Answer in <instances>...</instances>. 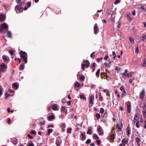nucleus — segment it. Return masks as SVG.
I'll list each match as a JSON object with an SVG mask.
<instances>
[{
	"label": "nucleus",
	"instance_id": "f257e3e1",
	"mask_svg": "<svg viewBox=\"0 0 146 146\" xmlns=\"http://www.w3.org/2000/svg\"><path fill=\"white\" fill-rule=\"evenodd\" d=\"M17 4L19 5H16L15 8L16 12L17 13L23 12L24 10L23 6L25 4V1H23Z\"/></svg>",
	"mask_w": 146,
	"mask_h": 146
},
{
	"label": "nucleus",
	"instance_id": "f03ea898",
	"mask_svg": "<svg viewBox=\"0 0 146 146\" xmlns=\"http://www.w3.org/2000/svg\"><path fill=\"white\" fill-rule=\"evenodd\" d=\"M21 59L23 60L25 63H27V53L25 52L21 51L19 52Z\"/></svg>",
	"mask_w": 146,
	"mask_h": 146
},
{
	"label": "nucleus",
	"instance_id": "7ed1b4c3",
	"mask_svg": "<svg viewBox=\"0 0 146 146\" xmlns=\"http://www.w3.org/2000/svg\"><path fill=\"white\" fill-rule=\"evenodd\" d=\"M125 105L126 106L127 111L129 113H130L131 111V104L130 101H128L125 103Z\"/></svg>",
	"mask_w": 146,
	"mask_h": 146
},
{
	"label": "nucleus",
	"instance_id": "20e7f679",
	"mask_svg": "<svg viewBox=\"0 0 146 146\" xmlns=\"http://www.w3.org/2000/svg\"><path fill=\"white\" fill-rule=\"evenodd\" d=\"M90 64L88 60L84 61L83 63L82 64V70H84V68L86 67L87 68L89 67Z\"/></svg>",
	"mask_w": 146,
	"mask_h": 146
},
{
	"label": "nucleus",
	"instance_id": "39448f33",
	"mask_svg": "<svg viewBox=\"0 0 146 146\" xmlns=\"http://www.w3.org/2000/svg\"><path fill=\"white\" fill-rule=\"evenodd\" d=\"M7 68V66L4 63H2L0 64V71L1 72H5L6 71Z\"/></svg>",
	"mask_w": 146,
	"mask_h": 146
},
{
	"label": "nucleus",
	"instance_id": "423d86ee",
	"mask_svg": "<svg viewBox=\"0 0 146 146\" xmlns=\"http://www.w3.org/2000/svg\"><path fill=\"white\" fill-rule=\"evenodd\" d=\"M145 96V91L144 89H143L139 93V98L142 100H144Z\"/></svg>",
	"mask_w": 146,
	"mask_h": 146
},
{
	"label": "nucleus",
	"instance_id": "0eeeda50",
	"mask_svg": "<svg viewBox=\"0 0 146 146\" xmlns=\"http://www.w3.org/2000/svg\"><path fill=\"white\" fill-rule=\"evenodd\" d=\"M120 89L121 91L122 92L121 95V97L122 98H123L125 96L126 94V92L125 90V88L123 86H121L120 87Z\"/></svg>",
	"mask_w": 146,
	"mask_h": 146
},
{
	"label": "nucleus",
	"instance_id": "6e6552de",
	"mask_svg": "<svg viewBox=\"0 0 146 146\" xmlns=\"http://www.w3.org/2000/svg\"><path fill=\"white\" fill-rule=\"evenodd\" d=\"M62 142V140L60 137H57L56 140V144L57 146H60V145Z\"/></svg>",
	"mask_w": 146,
	"mask_h": 146
},
{
	"label": "nucleus",
	"instance_id": "1a4fd4ad",
	"mask_svg": "<svg viewBox=\"0 0 146 146\" xmlns=\"http://www.w3.org/2000/svg\"><path fill=\"white\" fill-rule=\"evenodd\" d=\"M94 33L95 34H97L99 31V29L97 23H96L94 27Z\"/></svg>",
	"mask_w": 146,
	"mask_h": 146
},
{
	"label": "nucleus",
	"instance_id": "9d476101",
	"mask_svg": "<svg viewBox=\"0 0 146 146\" xmlns=\"http://www.w3.org/2000/svg\"><path fill=\"white\" fill-rule=\"evenodd\" d=\"M142 114L143 117L146 118V105L145 104L143 106Z\"/></svg>",
	"mask_w": 146,
	"mask_h": 146
},
{
	"label": "nucleus",
	"instance_id": "9b49d317",
	"mask_svg": "<svg viewBox=\"0 0 146 146\" xmlns=\"http://www.w3.org/2000/svg\"><path fill=\"white\" fill-rule=\"evenodd\" d=\"M141 138V137L139 136V137H137L135 138V140L137 143V145L138 146H140L141 144V141L140 139Z\"/></svg>",
	"mask_w": 146,
	"mask_h": 146
},
{
	"label": "nucleus",
	"instance_id": "f8f14e48",
	"mask_svg": "<svg viewBox=\"0 0 146 146\" xmlns=\"http://www.w3.org/2000/svg\"><path fill=\"white\" fill-rule=\"evenodd\" d=\"M0 26L2 27V28L6 30L8 29V25L5 23H2L1 25Z\"/></svg>",
	"mask_w": 146,
	"mask_h": 146
},
{
	"label": "nucleus",
	"instance_id": "ddd939ff",
	"mask_svg": "<svg viewBox=\"0 0 146 146\" xmlns=\"http://www.w3.org/2000/svg\"><path fill=\"white\" fill-rule=\"evenodd\" d=\"M31 6V3L29 2L26 3V5L25 6L24 8V10H26L28 8L30 7Z\"/></svg>",
	"mask_w": 146,
	"mask_h": 146
},
{
	"label": "nucleus",
	"instance_id": "4468645a",
	"mask_svg": "<svg viewBox=\"0 0 146 146\" xmlns=\"http://www.w3.org/2000/svg\"><path fill=\"white\" fill-rule=\"evenodd\" d=\"M121 142L122 145H123L125 146L128 143V139L126 138H123L122 139Z\"/></svg>",
	"mask_w": 146,
	"mask_h": 146
},
{
	"label": "nucleus",
	"instance_id": "2eb2a0df",
	"mask_svg": "<svg viewBox=\"0 0 146 146\" xmlns=\"http://www.w3.org/2000/svg\"><path fill=\"white\" fill-rule=\"evenodd\" d=\"M126 15L127 20L130 22H131V20L132 19L131 17L130 14L129 13L127 12L126 13Z\"/></svg>",
	"mask_w": 146,
	"mask_h": 146
},
{
	"label": "nucleus",
	"instance_id": "dca6fc26",
	"mask_svg": "<svg viewBox=\"0 0 146 146\" xmlns=\"http://www.w3.org/2000/svg\"><path fill=\"white\" fill-rule=\"evenodd\" d=\"M98 133L99 135H102L103 134V131L101 127L100 126H98L97 128Z\"/></svg>",
	"mask_w": 146,
	"mask_h": 146
},
{
	"label": "nucleus",
	"instance_id": "f3484780",
	"mask_svg": "<svg viewBox=\"0 0 146 146\" xmlns=\"http://www.w3.org/2000/svg\"><path fill=\"white\" fill-rule=\"evenodd\" d=\"M115 138V135L114 134H111L108 137V139H110L111 140L113 141Z\"/></svg>",
	"mask_w": 146,
	"mask_h": 146
},
{
	"label": "nucleus",
	"instance_id": "a211bd4d",
	"mask_svg": "<svg viewBox=\"0 0 146 146\" xmlns=\"http://www.w3.org/2000/svg\"><path fill=\"white\" fill-rule=\"evenodd\" d=\"M48 118L49 121H51L55 119V117L54 114H53L50 116H48Z\"/></svg>",
	"mask_w": 146,
	"mask_h": 146
},
{
	"label": "nucleus",
	"instance_id": "6ab92c4d",
	"mask_svg": "<svg viewBox=\"0 0 146 146\" xmlns=\"http://www.w3.org/2000/svg\"><path fill=\"white\" fill-rule=\"evenodd\" d=\"M61 111L63 113L66 114L67 113V110L66 109V107L65 106H62L61 109Z\"/></svg>",
	"mask_w": 146,
	"mask_h": 146
},
{
	"label": "nucleus",
	"instance_id": "aec40b11",
	"mask_svg": "<svg viewBox=\"0 0 146 146\" xmlns=\"http://www.w3.org/2000/svg\"><path fill=\"white\" fill-rule=\"evenodd\" d=\"M81 136L82 137V140L84 141L86 138L85 135V132H82L81 133Z\"/></svg>",
	"mask_w": 146,
	"mask_h": 146
},
{
	"label": "nucleus",
	"instance_id": "412c9836",
	"mask_svg": "<svg viewBox=\"0 0 146 146\" xmlns=\"http://www.w3.org/2000/svg\"><path fill=\"white\" fill-rule=\"evenodd\" d=\"M6 18L5 16L3 14H0V21H3Z\"/></svg>",
	"mask_w": 146,
	"mask_h": 146
},
{
	"label": "nucleus",
	"instance_id": "4be33fe9",
	"mask_svg": "<svg viewBox=\"0 0 146 146\" xmlns=\"http://www.w3.org/2000/svg\"><path fill=\"white\" fill-rule=\"evenodd\" d=\"M12 86L15 90H17L19 87V85L17 83H14L12 84Z\"/></svg>",
	"mask_w": 146,
	"mask_h": 146
},
{
	"label": "nucleus",
	"instance_id": "5701e85b",
	"mask_svg": "<svg viewBox=\"0 0 146 146\" xmlns=\"http://www.w3.org/2000/svg\"><path fill=\"white\" fill-rule=\"evenodd\" d=\"M130 128L129 127V126H128L127 129H126V132L127 134V135L128 136H129L130 134Z\"/></svg>",
	"mask_w": 146,
	"mask_h": 146
},
{
	"label": "nucleus",
	"instance_id": "b1692460",
	"mask_svg": "<svg viewBox=\"0 0 146 146\" xmlns=\"http://www.w3.org/2000/svg\"><path fill=\"white\" fill-rule=\"evenodd\" d=\"M116 127L118 129L117 131H120L121 130V129L123 128V126H120L119 124H117L116 125Z\"/></svg>",
	"mask_w": 146,
	"mask_h": 146
},
{
	"label": "nucleus",
	"instance_id": "393cba45",
	"mask_svg": "<svg viewBox=\"0 0 146 146\" xmlns=\"http://www.w3.org/2000/svg\"><path fill=\"white\" fill-rule=\"evenodd\" d=\"M111 17H110V20L112 22H114L115 20V16L114 15V14H113V12L111 14Z\"/></svg>",
	"mask_w": 146,
	"mask_h": 146
},
{
	"label": "nucleus",
	"instance_id": "a878e982",
	"mask_svg": "<svg viewBox=\"0 0 146 146\" xmlns=\"http://www.w3.org/2000/svg\"><path fill=\"white\" fill-rule=\"evenodd\" d=\"M58 108V106L56 104L54 105L52 107V109L55 111L58 110H59Z\"/></svg>",
	"mask_w": 146,
	"mask_h": 146
},
{
	"label": "nucleus",
	"instance_id": "bb28decb",
	"mask_svg": "<svg viewBox=\"0 0 146 146\" xmlns=\"http://www.w3.org/2000/svg\"><path fill=\"white\" fill-rule=\"evenodd\" d=\"M2 58L4 61L6 62L8 61V58L7 56L4 55L2 56Z\"/></svg>",
	"mask_w": 146,
	"mask_h": 146
},
{
	"label": "nucleus",
	"instance_id": "cd10ccee",
	"mask_svg": "<svg viewBox=\"0 0 146 146\" xmlns=\"http://www.w3.org/2000/svg\"><path fill=\"white\" fill-rule=\"evenodd\" d=\"M139 118V116L137 114H135L134 119V122L136 123L137 121V120Z\"/></svg>",
	"mask_w": 146,
	"mask_h": 146
},
{
	"label": "nucleus",
	"instance_id": "c85d7f7f",
	"mask_svg": "<svg viewBox=\"0 0 146 146\" xmlns=\"http://www.w3.org/2000/svg\"><path fill=\"white\" fill-rule=\"evenodd\" d=\"M7 36L9 38H12V34L10 31H9L7 32Z\"/></svg>",
	"mask_w": 146,
	"mask_h": 146
},
{
	"label": "nucleus",
	"instance_id": "c756f323",
	"mask_svg": "<svg viewBox=\"0 0 146 146\" xmlns=\"http://www.w3.org/2000/svg\"><path fill=\"white\" fill-rule=\"evenodd\" d=\"M2 5L4 7L5 9L6 10H7L8 9V8L9 7V5L8 4H5L3 3Z\"/></svg>",
	"mask_w": 146,
	"mask_h": 146
},
{
	"label": "nucleus",
	"instance_id": "7c9ffc66",
	"mask_svg": "<svg viewBox=\"0 0 146 146\" xmlns=\"http://www.w3.org/2000/svg\"><path fill=\"white\" fill-rule=\"evenodd\" d=\"M98 94L99 96V100L101 101H102L103 100V97L101 95V93L99 92Z\"/></svg>",
	"mask_w": 146,
	"mask_h": 146
},
{
	"label": "nucleus",
	"instance_id": "2f4dec72",
	"mask_svg": "<svg viewBox=\"0 0 146 146\" xmlns=\"http://www.w3.org/2000/svg\"><path fill=\"white\" fill-rule=\"evenodd\" d=\"M81 85L78 82H76L75 83L74 88L80 87Z\"/></svg>",
	"mask_w": 146,
	"mask_h": 146
},
{
	"label": "nucleus",
	"instance_id": "473e14b6",
	"mask_svg": "<svg viewBox=\"0 0 146 146\" xmlns=\"http://www.w3.org/2000/svg\"><path fill=\"white\" fill-rule=\"evenodd\" d=\"M111 10L110 9H108L106 10V14H108V16H109L110 15H111Z\"/></svg>",
	"mask_w": 146,
	"mask_h": 146
},
{
	"label": "nucleus",
	"instance_id": "72a5a7b5",
	"mask_svg": "<svg viewBox=\"0 0 146 146\" xmlns=\"http://www.w3.org/2000/svg\"><path fill=\"white\" fill-rule=\"evenodd\" d=\"M61 127L62 128V131L64 132L65 131L64 128L66 127V125L65 124H62L61 125Z\"/></svg>",
	"mask_w": 146,
	"mask_h": 146
},
{
	"label": "nucleus",
	"instance_id": "f704fd0d",
	"mask_svg": "<svg viewBox=\"0 0 146 146\" xmlns=\"http://www.w3.org/2000/svg\"><path fill=\"white\" fill-rule=\"evenodd\" d=\"M9 52L11 56L12 57H14L15 54L14 51L11 50H9Z\"/></svg>",
	"mask_w": 146,
	"mask_h": 146
},
{
	"label": "nucleus",
	"instance_id": "c9c22d12",
	"mask_svg": "<svg viewBox=\"0 0 146 146\" xmlns=\"http://www.w3.org/2000/svg\"><path fill=\"white\" fill-rule=\"evenodd\" d=\"M92 137L94 139L96 140L99 139L98 136L96 134H93Z\"/></svg>",
	"mask_w": 146,
	"mask_h": 146
},
{
	"label": "nucleus",
	"instance_id": "e433bc0d",
	"mask_svg": "<svg viewBox=\"0 0 146 146\" xmlns=\"http://www.w3.org/2000/svg\"><path fill=\"white\" fill-rule=\"evenodd\" d=\"M104 92L106 94V96H109L110 94L109 93V91L107 89H105L104 90Z\"/></svg>",
	"mask_w": 146,
	"mask_h": 146
},
{
	"label": "nucleus",
	"instance_id": "4c0bfd02",
	"mask_svg": "<svg viewBox=\"0 0 146 146\" xmlns=\"http://www.w3.org/2000/svg\"><path fill=\"white\" fill-rule=\"evenodd\" d=\"M138 8L142 9V12H143V10H144L145 11H146V9L144 8V7L142 5H141Z\"/></svg>",
	"mask_w": 146,
	"mask_h": 146
},
{
	"label": "nucleus",
	"instance_id": "58836bf2",
	"mask_svg": "<svg viewBox=\"0 0 146 146\" xmlns=\"http://www.w3.org/2000/svg\"><path fill=\"white\" fill-rule=\"evenodd\" d=\"M104 66H105V67L107 68H109L110 66L109 64H107L106 62H105L104 63Z\"/></svg>",
	"mask_w": 146,
	"mask_h": 146
},
{
	"label": "nucleus",
	"instance_id": "ea45409f",
	"mask_svg": "<svg viewBox=\"0 0 146 146\" xmlns=\"http://www.w3.org/2000/svg\"><path fill=\"white\" fill-rule=\"evenodd\" d=\"M87 133L88 134H91V127H89L88 130V131L87 132Z\"/></svg>",
	"mask_w": 146,
	"mask_h": 146
},
{
	"label": "nucleus",
	"instance_id": "a19ab883",
	"mask_svg": "<svg viewBox=\"0 0 146 146\" xmlns=\"http://www.w3.org/2000/svg\"><path fill=\"white\" fill-rule=\"evenodd\" d=\"M53 131V130L52 129H48L47 133V135H49L51 133H52Z\"/></svg>",
	"mask_w": 146,
	"mask_h": 146
},
{
	"label": "nucleus",
	"instance_id": "79ce46f5",
	"mask_svg": "<svg viewBox=\"0 0 146 146\" xmlns=\"http://www.w3.org/2000/svg\"><path fill=\"white\" fill-rule=\"evenodd\" d=\"M25 66L23 64H21L19 67V70H23Z\"/></svg>",
	"mask_w": 146,
	"mask_h": 146
},
{
	"label": "nucleus",
	"instance_id": "37998d69",
	"mask_svg": "<svg viewBox=\"0 0 146 146\" xmlns=\"http://www.w3.org/2000/svg\"><path fill=\"white\" fill-rule=\"evenodd\" d=\"M79 79L81 81H84L85 79V77L83 75L80 76Z\"/></svg>",
	"mask_w": 146,
	"mask_h": 146
},
{
	"label": "nucleus",
	"instance_id": "c03bdc74",
	"mask_svg": "<svg viewBox=\"0 0 146 146\" xmlns=\"http://www.w3.org/2000/svg\"><path fill=\"white\" fill-rule=\"evenodd\" d=\"M104 75V76H106L107 77H109L107 73L106 72L103 74V73H100L101 77L102 78L103 76H102V75Z\"/></svg>",
	"mask_w": 146,
	"mask_h": 146
},
{
	"label": "nucleus",
	"instance_id": "a18cd8bd",
	"mask_svg": "<svg viewBox=\"0 0 146 146\" xmlns=\"http://www.w3.org/2000/svg\"><path fill=\"white\" fill-rule=\"evenodd\" d=\"M95 116L97 118V119H99L100 118V115L99 113H96L95 114Z\"/></svg>",
	"mask_w": 146,
	"mask_h": 146
},
{
	"label": "nucleus",
	"instance_id": "49530a36",
	"mask_svg": "<svg viewBox=\"0 0 146 146\" xmlns=\"http://www.w3.org/2000/svg\"><path fill=\"white\" fill-rule=\"evenodd\" d=\"M142 67H146V59H145L144 61L143 64L142 65Z\"/></svg>",
	"mask_w": 146,
	"mask_h": 146
},
{
	"label": "nucleus",
	"instance_id": "de8ad7c7",
	"mask_svg": "<svg viewBox=\"0 0 146 146\" xmlns=\"http://www.w3.org/2000/svg\"><path fill=\"white\" fill-rule=\"evenodd\" d=\"M141 38H142L141 39L142 40H144L146 39V35H144L143 36H141Z\"/></svg>",
	"mask_w": 146,
	"mask_h": 146
},
{
	"label": "nucleus",
	"instance_id": "09e8293b",
	"mask_svg": "<svg viewBox=\"0 0 146 146\" xmlns=\"http://www.w3.org/2000/svg\"><path fill=\"white\" fill-rule=\"evenodd\" d=\"M100 71V69H98L96 72V75L98 77L99 76Z\"/></svg>",
	"mask_w": 146,
	"mask_h": 146
},
{
	"label": "nucleus",
	"instance_id": "8fccbe9b",
	"mask_svg": "<svg viewBox=\"0 0 146 146\" xmlns=\"http://www.w3.org/2000/svg\"><path fill=\"white\" fill-rule=\"evenodd\" d=\"M139 121H137V122H136L135 126L137 128H139L140 127V125L139 124Z\"/></svg>",
	"mask_w": 146,
	"mask_h": 146
},
{
	"label": "nucleus",
	"instance_id": "3c124183",
	"mask_svg": "<svg viewBox=\"0 0 146 146\" xmlns=\"http://www.w3.org/2000/svg\"><path fill=\"white\" fill-rule=\"evenodd\" d=\"M80 98L81 99H82L83 100H85L86 99V97L84 96V95H80Z\"/></svg>",
	"mask_w": 146,
	"mask_h": 146
},
{
	"label": "nucleus",
	"instance_id": "603ef678",
	"mask_svg": "<svg viewBox=\"0 0 146 146\" xmlns=\"http://www.w3.org/2000/svg\"><path fill=\"white\" fill-rule=\"evenodd\" d=\"M129 41L131 43L133 44H134V39L132 38H129Z\"/></svg>",
	"mask_w": 146,
	"mask_h": 146
},
{
	"label": "nucleus",
	"instance_id": "864d4df0",
	"mask_svg": "<svg viewBox=\"0 0 146 146\" xmlns=\"http://www.w3.org/2000/svg\"><path fill=\"white\" fill-rule=\"evenodd\" d=\"M120 68L117 66L115 67V70L116 71H117V72H118L120 70Z\"/></svg>",
	"mask_w": 146,
	"mask_h": 146
},
{
	"label": "nucleus",
	"instance_id": "5fc2aeb1",
	"mask_svg": "<svg viewBox=\"0 0 146 146\" xmlns=\"http://www.w3.org/2000/svg\"><path fill=\"white\" fill-rule=\"evenodd\" d=\"M121 26V22L120 21H118V25L117 26V27L118 28H120Z\"/></svg>",
	"mask_w": 146,
	"mask_h": 146
},
{
	"label": "nucleus",
	"instance_id": "6e6d98bb",
	"mask_svg": "<svg viewBox=\"0 0 146 146\" xmlns=\"http://www.w3.org/2000/svg\"><path fill=\"white\" fill-rule=\"evenodd\" d=\"M104 110L103 108H101L100 110V112L101 113H104Z\"/></svg>",
	"mask_w": 146,
	"mask_h": 146
},
{
	"label": "nucleus",
	"instance_id": "4d7b16f0",
	"mask_svg": "<svg viewBox=\"0 0 146 146\" xmlns=\"http://www.w3.org/2000/svg\"><path fill=\"white\" fill-rule=\"evenodd\" d=\"M72 128H68L67 130V133H71Z\"/></svg>",
	"mask_w": 146,
	"mask_h": 146
},
{
	"label": "nucleus",
	"instance_id": "13d9d810",
	"mask_svg": "<svg viewBox=\"0 0 146 146\" xmlns=\"http://www.w3.org/2000/svg\"><path fill=\"white\" fill-rule=\"evenodd\" d=\"M139 52V48L138 46H137L135 50V52L137 54Z\"/></svg>",
	"mask_w": 146,
	"mask_h": 146
},
{
	"label": "nucleus",
	"instance_id": "bf43d9fd",
	"mask_svg": "<svg viewBox=\"0 0 146 146\" xmlns=\"http://www.w3.org/2000/svg\"><path fill=\"white\" fill-rule=\"evenodd\" d=\"M103 57H102L101 58H98L96 59V60L97 62H99L102 59Z\"/></svg>",
	"mask_w": 146,
	"mask_h": 146
},
{
	"label": "nucleus",
	"instance_id": "052dcab7",
	"mask_svg": "<svg viewBox=\"0 0 146 146\" xmlns=\"http://www.w3.org/2000/svg\"><path fill=\"white\" fill-rule=\"evenodd\" d=\"M120 2V0H115V1L114 2V4L115 5H116L118 3H119Z\"/></svg>",
	"mask_w": 146,
	"mask_h": 146
},
{
	"label": "nucleus",
	"instance_id": "680f3d73",
	"mask_svg": "<svg viewBox=\"0 0 146 146\" xmlns=\"http://www.w3.org/2000/svg\"><path fill=\"white\" fill-rule=\"evenodd\" d=\"M96 142L97 143L98 145H99L100 144V141L98 139H96Z\"/></svg>",
	"mask_w": 146,
	"mask_h": 146
},
{
	"label": "nucleus",
	"instance_id": "e2e57ef3",
	"mask_svg": "<svg viewBox=\"0 0 146 146\" xmlns=\"http://www.w3.org/2000/svg\"><path fill=\"white\" fill-rule=\"evenodd\" d=\"M91 142V140L90 139H88L86 142V144H89Z\"/></svg>",
	"mask_w": 146,
	"mask_h": 146
},
{
	"label": "nucleus",
	"instance_id": "0e129e2a",
	"mask_svg": "<svg viewBox=\"0 0 146 146\" xmlns=\"http://www.w3.org/2000/svg\"><path fill=\"white\" fill-rule=\"evenodd\" d=\"M36 131L34 130H32L30 132V133L31 134H36Z\"/></svg>",
	"mask_w": 146,
	"mask_h": 146
},
{
	"label": "nucleus",
	"instance_id": "69168bd1",
	"mask_svg": "<svg viewBox=\"0 0 146 146\" xmlns=\"http://www.w3.org/2000/svg\"><path fill=\"white\" fill-rule=\"evenodd\" d=\"M7 123L8 124H10L11 123V120L10 118H8L7 119Z\"/></svg>",
	"mask_w": 146,
	"mask_h": 146
},
{
	"label": "nucleus",
	"instance_id": "338daca9",
	"mask_svg": "<svg viewBox=\"0 0 146 146\" xmlns=\"http://www.w3.org/2000/svg\"><path fill=\"white\" fill-rule=\"evenodd\" d=\"M5 95L6 96V98H7L8 97H9L10 96V95L7 93H5Z\"/></svg>",
	"mask_w": 146,
	"mask_h": 146
},
{
	"label": "nucleus",
	"instance_id": "774afa93",
	"mask_svg": "<svg viewBox=\"0 0 146 146\" xmlns=\"http://www.w3.org/2000/svg\"><path fill=\"white\" fill-rule=\"evenodd\" d=\"M27 136L30 139H32L33 138V136H31V135H30L29 134H28Z\"/></svg>",
	"mask_w": 146,
	"mask_h": 146
}]
</instances>
